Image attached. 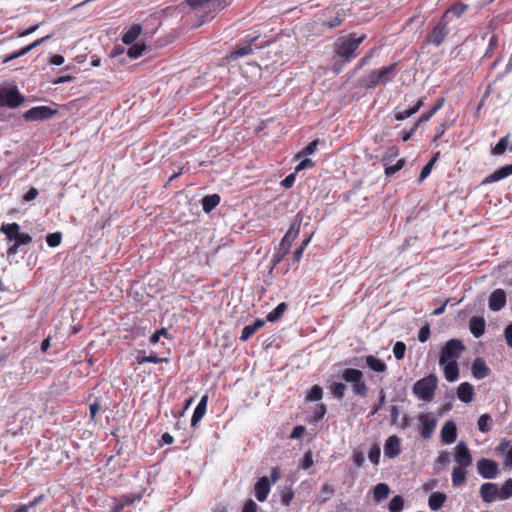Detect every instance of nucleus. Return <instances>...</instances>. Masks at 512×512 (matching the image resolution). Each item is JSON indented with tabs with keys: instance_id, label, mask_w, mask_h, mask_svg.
I'll return each instance as SVG.
<instances>
[{
	"instance_id": "f257e3e1",
	"label": "nucleus",
	"mask_w": 512,
	"mask_h": 512,
	"mask_svg": "<svg viewBox=\"0 0 512 512\" xmlns=\"http://www.w3.org/2000/svg\"><path fill=\"white\" fill-rule=\"evenodd\" d=\"M355 33H351L348 36L340 37L334 43V59L333 71L340 72L342 66L350 62L357 56V49L363 43L366 38L365 34L359 37H355Z\"/></svg>"
},
{
	"instance_id": "f03ea898",
	"label": "nucleus",
	"mask_w": 512,
	"mask_h": 512,
	"mask_svg": "<svg viewBox=\"0 0 512 512\" xmlns=\"http://www.w3.org/2000/svg\"><path fill=\"white\" fill-rule=\"evenodd\" d=\"M187 3L195 10V15L202 18V23L213 19L229 5L228 0H187Z\"/></svg>"
},
{
	"instance_id": "7ed1b4c3",
	"label": "nucleus",
	"mask_w": 512,
	"mask_h": 512,
	"mask_svg": "<svg viewBox=\"0 0 512 512\" xmlns=\"http://www.w3.org/2000/svg\"><path fill=\"white\" fill-rule=\"evenodd\" d=\"M397 74V63L380 67L370 71L363 79L365 89H374L380 85H386L391 82Z\"/></svg>"
},
{
	"instance_id": "20e7f679",
	"label": "nucleus",
	"mask_w": 512,
	"mask_h": 512,
	"mask_svg": "<svg viewBox=\"0 0 512 512\" xmlns=\"http://www.w3.org/2000/svg\"><path fill=\"white\" fill-rule=\"evenodd\" d=\"M341 379L345 383L351 384V389L354 395L359 397L367 396L369 388L361 370L356 368H345L341 374Z\"/></svg>"
},
{
	"instance_id": "39448f33",
	"label": "nucleus",
	"mask_w": 512,
	"mask_h": 512,
	"mask_svg": "<svg viewBox=\"0 0 512 512\" xmlns=\"http://www.w3.org/2000/svg\"><path fill=\"white\" fill-rule=\"evenodd\" d=\"M437 385L438 378L434 373H431L428 376L416 381L412 390L414 395L420 400L430 401L434 396Z\"/></svg>"
},
{
	"instance_id": "423d86ee",
	"label": "nucleus",
	"mask_w": 512,
	"mask_h": 512,
	"mask_svg": "<svg viewBox=\"0 0 512 512\" xmlns=\"http://www.w3.org/2000/svg\"><path fill=\"white\" fill-rule=\"evenodd\" d=\"M450 33L449 23L442 17L426 34L424 43L435 47L441 46Z\"/></svg>"
},
{
	"instance_id": "0eeeda50",
	"label": "nucleus",
	"mask_w": 512,
	"mask_h": 512,
	"mask_svg": "<svg viewBox=\"0 0 512 512\" xmlns=\"http://www.w3.org/2000/svg\"><path fill=\"white\" fill-rule=\"evenodd\" d=\"M0 230L8 241H14L19 246L32 242V237L28 233L20 232V226L15 222L2 224Z\"/></svg>"
},
{
	"instance_id": "6e6552de",
	"label": "nucleus",
	"mask_w": 512,
	"mask_h": 512,
	"mask_svg": "<svg viewBox=\"0 0 512 512\" xmlns=\"http://www.w3.org/2000/svg\"><path fill=\"white\" fill-rule=\"evenodd\" d=\"M465 350V346L463 345L461 340L458 339H450L446 342L444 347L441 350L439 357V364H443L447 361H457L460 357L461 353Z\"/></svg>"
},
{
	"instance_id": "1a4fd4ad",
	"label": "nucleus",
	"mask_w": 512,
	"mask_h": 512,
	"mask_svg": "<svg viewBox=\"0 0 512 512\" xmlns=\"http://www.w3.org/2000/svg\"><path fill=\"white\" fill-rule=\"evenodd\" d=\"M301 217L299 214L295 217V219L292 221L288 231L285 233L284 237L282 238L279 248L280 251H283V254H288L290 251V248L292 246L293 241L298 237L301 227Z\"/></svg>"
},
{
	"instance_id": "9d476101",
	"label": "nucleus",
	"mask_w": 512,
	"mask_h": 512,
	"mask_svg": "<svg viewBox=\"0 0 512 512\" xmlns=\"http://www.w3.org/2000/svg\"><path fill=\"white\" fill-rule=\"evenodd\" d=\"M24 102V97L17 88L0 90V107L16 108Z\"/></svg>"
},
{
	"instance_id": "9b49d317",
	"label": "nucleus",
	"mask_w": 512,
	"mask_h": 512,
	"mask_svg": "<svg viewBox=\"0 0 512 512\" xmlns=\"http://www.w3.org/2000/svg\"><path fill=\"white\" fill-rule=\"evenodd\" d=\"M57 113V110L49 106H36L27 110L23 117L26 121H39L52 118Z\"/></svg>"
},
{
	"instance_id": "f8f14e48",
	"label": "nucleus",
	"mask_w": 512,
	"mask_h": 512,
	"mask_svg": "<svg viewBox=\"0 0 512 512\" xmlns=\"http://www.w3.org/2000/svg\"><path fill=\"white\" fill-rule=\"evenodd\" d=\"M477 471L485 479H494L498 472V463L494 460L482 458L477 462Z\"/></svg>"
},
{
	"instance_id": "ddd939ff",
	"label": "nucleus",
	"mask_w": 512,
	"mask_h": 512,
	"mask_svg": "<svg viewBox=\"0 0 512 512\" xmlns=\"http://www.w3.org/2000/svg\"><path fill=\"white\" fill-rule=\"evenodd\" d=\"M455 461L457 462V466L466 467L472 465V455L467 444L464 441H460L455 446Z\"/></svg>"
},
{
	"instance_id": "4468645a",
	"label": "nucleus",
	"mask_w": 512,
	"mask_h": 512,
	"mask_svg": "<svg viewBox=\"0 0 512 512\" xmlns=\"http://www.w3.org/2000/svg\"><path fill=\"white\" fill-rule=\"evenodd\" d=\"M419 421L421 424V431L420 434L423 439H429L431 438L432 434L435 431L437 421L434 417H432L428 413L421 414L419 416Z\"/></svg>"
},
{
	"instance_id": "2eb2a0df",
	"label": "nucleus",
	"mask_w": 512,
	"mask_h": 512,
	"mask_svg": "<svg viewBox=\"0 0 512 512\" xmlns=\"http://www.w3.org/2000/svg\"><path fill=\"white\" fill-rule=\"evenodd\" d=\"M256 40V37L250 38L244 44H239L232 50L227 56L228 61H235L241 57L252 54V44Z\"/></svg>"
},
{
	"instance_id": "dca6fc26",
	"label": "nucleus",
	"mask_w": 512,
	"mask_h": 512,
	"mask_svg": "<svg viewBox=\"0 0 512 512\" xmlns=\"http://www.w3.org/2000/svg\"><path fill=\"white\" fill-rule=\"evenodd\" d=\"M469 5L462 2H454L451 4L441 16L444 20L450 23L452 17L460 18L468 10Z\"/></svg>"
},
{
	"instance_id": "f3484780",
	"label": "nucleus",
	"mask_w": 512,
	"mask_h": 512,
	"mask_svg": "<svg viewBox=\"0 0 512 512\" xmlns=\"http://www.w3.org/2000/svg\"><path fill=\"white\" fill-rule=\"evenodd\" d=\"M480 496L486 503H491L499 498V488L496 483H484L480 487Z\"/></svg>"
},
{
	"instance_id": "a211bd4d",
	"label": "nucleus",
	"mask_w": 512,
	"mask_h": 512,
	"mask_svg": "<svg viewBox=\"0 0 512 512\" xmlns=\"http://www.w3.org/2000/svg\"><path fill=\"white\" fill-rule=\"evenodd\" d=\"M401 452L400 438L396 435L389 436L384 445V454L386 457L393 459Z\"/></svg>"
},
{
	"instance_id": "6ab92c4d",
	"label": "nucleus",
	"mask_w": 512,
	"mask_h": 512,
	"mask_svg": "<svg viewBox=\"0 0 512 512\" xmlns=\"http://www.w3.org/2000/svg\"><path fill=\"white\" fill-rule=\"evenodd\" d=\"M506 305V293L503 289H495L489 296V308L492 311H500Z\"/></svg>"
},
{
	"instance_id": "aec40b11",
	"label": "nucleus",
	"mask_w": 512,
	"mask_h": 512,
	"mask_svg": "<svg viewBox=\"0 0 512 512\" xmlns=\"http://www.w3.org/2000/svg\"><path fill=\"white\" fill-rule=\"evenodd\" d=\"M48 38H49V36H45V37H42L40 39H37L34 42H32L31 44L21 48L20 50L15 51V52L5 56L3 61H2V63L6 64V63H8V62H10V61H12L14 59H17L19 57H22V56L26 55L27 53H29L30 51H32L33 49L38 47L40 44H42Z\"/></svg>"
},
{
	"instance_id": "412c9836",
	"label": "nucleus",
	"mask_w": 512,
	"mask_h": 512,
	"mask_svg": "<svg viewBox=\"0 0 512 512\" xmlns=\"http://www.w3.org/2000/svg\"><path fill=\"white\" fill-rule=\"evenodd\" d=\"M255 497L259 502H264L270 492V481L266 476L258 479L254 486Z\"/></svg>"
},
{
	"instance_id": "4be33fe9",
	"label": "nucleus",
	"mask_w": 512,
	"mask_h": 512,
	"mask_svg": "<svg viewBox=\"0 0 512 512\" xmlns=\"http://www.w3.org/2000/svg\"><path fill=\"white\" fill-rule=\"evenodd\" d=\"M512 175V164L500 167L495 170L492 174L485 177L482 181V184H490L493 182H498L508 176Z\"/></svg>"
},
{
	"instance_id": "5701e85b",
	"label": "nucleus",
	"mask_w": 512,
	"mask_h": 512,
	"mask_svg": "<svg viewBox=\"0 0 512 512\" xmlns=\"http://www.w3.org/2000/svg\"><path fill=\"white\" fill-rule=\"evenodd\" d=\"M457 438V427L453 421H447L441 429V440L444 444H452Z\"/></svg>"
},
{
	"instance_id": "b1692460",
	"label": "nucleus",
	"mask_w": 512,
	"mask_h": 512,
	"mask_svg": "<svg viewBox=\"0 0 512 512\" xmlns=\"http://www.w3.org/2000/svg\"><path fill=\"white\" fill-rule=\"evenodd\" d=\"M443 368L444 377L448 382H454L459 377V367L457 361H447L443 364H440Z\"/></svg>"
},
{
	"instance_id": "393cba45",
	"label": "nucleus",
	"mask_w": 512,
	"mask_h": 512,
	"mask_svg": "<svg viewBox=\"0 0 512 512\" xmlns=\"http://www.w3.org/2000/svg\"><path fill=\"white\" fill-rule=\"evenodd\" d=\"M207 403H208V395H203L200 399V402L196 406L192 418H191V426L196 427L197 424L201 421V419L204 417L207 409Z\"/></svg>"
},
{
	"instance_id": "a878e982",
	"label": "nucleus",
	"mask_w": 512,
	"mask_h": 512,
	"mask_svg": "<svg viewBox=\"0 0 512 512\" xmlns=\"http://www.w3.org/2000/svg\"><path fill=\"white\" fill-rule=\"evenodd\" d=\"M486 322L483 317L473 316L469 320V329L475 338L481 337L485 332Z\"/></svg>"
},
{
	"instance_id": "bb28decb",
	"label": "nucleus",
	"mask_w": 512,
	"mask_h": 512,
	"mask_svg": "<svg viewBox=\"0 0 512 512\" xmlns=\"http://www.w3.org/2000/svg\"><path fill=\"white\" fill-rule=\"evenodd\" d=\"M472 375L476 379H483L490 374L489 367L485 364V362L481 358H476L472 363Z\"/></svg>"
},
{
	"instance_id": "cd10ccee",
	"label": "nucleus",
	"mask_w": 512,
	"mask_h": 512,
	"mask_svg": "<svg viewBox=\"0 0 512 512\" xmlns=\"http://www.w3.org/2000/svg\"><path fill=\"white\" fill-rule=\"evenodd\" d=\"M265 325V321L263 319H256L254 323L246 325L241 332L240 340L247 341L251 338L259 329H261Z\"/></svg>"
},
{
	"instance_id": "c85d7f7f",
	"label": "nucleus",
	"mask_w": 512,
	"mask_h": 512,
	"mask_svg": "<svg viewBox=\"0 0 512 512\" xmlns=\"http://www.w3.org/2000/svg\"><path fill=\"white\" fill-rule=\"evenodd\" d=\"M457 396L464 403L471 402L474 396L473 386L468 382L461 383L457 388Z\"/></svg>"
},
{
	"instance_id": "c756f323",
	"label": "nucleus",
	"mask_w": 512,
	"mask_h": 512,
	"mask_svg": "<svg viewBox=\"0 0 512 512\" xmlns=\"http://www.w3.org/2000/svg\"><path fill=\"white\" fill-rule=\"evenodd\" d=\"M444 103H445L444 97L438 98L436 100L435 104L433 105V107L429 111L423 113L421 115V117L418 119V121L416 122V124H418V126H420L421 123L429 121L444 106Z\"/></svg>"
},
{
	"instance_id": "7c9ffc66",
	"label": "nucleus",
	"mask_w": 512,
	"mask_h": 512,
	"mask_svg": "<svg viewBox=\"0 0 512 512\" xmlns=\"http://www.w3.org/2000/svg\"><path fill=\"white\" fill-rule=\"evenodd\" d=\"M135 360H136V363L139 365L147 363V362L154 363V364L168 362V358H161L156 353H152L147 356L145 351H139Z\"/></svg>"
},
{
	"instance_id": "2f4dec72",
	"label": "nucleus",
	"mask_w": 512,
	"mask_h": 512,
	"mask_svg": "<svg viewBox=\"0 0 512 512\" xmlns=\"http://www.w3.org/2000/svg\"><path fill=\"white\" fill-rule=\"evenodd\" d=\"M142 27L139 24L132 25L129 30L123 33L122 42L126 45H131L141 34Z\"/></svg>"
},
{
	"instance_id": "473e14b6",
	"label": "nucleus",
	"mask_w": 512,
	"mask_h": 512,
	"mask_svg": "<svg viewBox=\"0 0 512 512\" xmlns=\"http://www.w3.org/2000/svg\"><path fill=\"white\" fill-rule=\"evenodd\" d=\"M366 365L377 373H384L387 371V365L381 359L376 358L373 355H368L365 357Z\"/></svg>"
},
{
	"instance_id": "72a5a7b5",
	"label": "nucleus",
	"mask_w": 512,
	"mask_h": 512,
	"mask_svg": "<svg viewBox=\"0 0 512 512\" xmlns=\"http://www.w3.org/2000/svg\"><path fill=\"white\" fill-rule=\"evenodd\" d=\"M466 469V467L461 466H455L453 468L451 473L453 487H460L465 483L467 474Z\"/></svg>"
},
{
	"instance_id": "f704fd0d",
	"label": "nucleus",
	"mask_w": 512,
	"mask_h": 512,
	"mask_svg": "<svg viewBox=\"0 0 512 512\" xmlns=\"http://www.w3.org/2000/svg\"><path fill=\"white\" fill-rule=\"evenodd\" d=\"M447 500L446 494L442 492H434L429 496L428 504L431 510H439Z\"/></svg>"
},
{
	"instance_id": "c9c22d12",
	"label": "nucleus",
	"mask_w": 512,
	"mask_h": 512,
	"mask_svg": "<svg viewBox=\"0 0 512 512\" xmlns=\"http://www.w3.org/2000/svg\"><path fill=\"white\" fill-rule=\"evenodd\" d=\"M220 196L218 194L206 195L201 200L202 209L204 212H211L219 203Z\"/></svg>"
},
{
	"instance_id": "e433bc0d",
	"label": "nucleus",
	"mask_w": 512,
	"mask_h": 512,
	"mask_svg": "<svg viewBox=\"0 0 512 512\" xmlns=\"http://www.w3.org/2000/svg\"><path fill=\"white\" fill-rule=\"evenodd\" d=\"M390 492L389 486L385 483H379L374 487L373 496L376 502H380L381 500L388 497Z\"/></svg>"
},
{
	"instance_id": "4c0bfd02",
	"label": "nucleus",
	"mask_w": 512,
	"mask_h": 512,
	"mask_svg": "<svg viewBox=\"0 0 512 512\" xmlns=\"http://www.w3.org/2000/svg\"><path fill=\"white\" fill-rule=\"evenodd\" d=\"M330 393L336 399H342L345 396L347 387L342 382H332L329 386Z\"/></svg>"
},
{
	"instance_id": "58836bf2",
	"label": "nucleus",
	"mask_w": 512,
	"mask_h": 512,
	"mask_svg": "<svg viewBox=\"0 0 512 512\" xmlns=\"http://www.w3.org/2000/svg\"><path fill=\"white\" fill-rule=\"evenodd\" d=\"M286 309H287V304L285 302L279 303L273 311H271L270 313L267 314V316H266L267 321H269V322L277 321L278 319H280V317L286 311Z\"/></svg>"
},
{
	"instance_id": "ea45409f",
	"label": "nucleus",
	"mask_w": 512,
	"mask_h": 512,
	"mask_svg": "<svg viewBox=\"0 0 512 512\" xmlns=\"http://www.w3.org/2000/svg\"><path fill=\"white\" fill-rule=\"evenodd\" d=\"M508 139H509V136L506 135L504 137H502L499 142L491 148V154L493 155H497V156H500V155H503L508 147Z\"/></svg>"
},
{
	"instance_id": "a19ab883",
	"label": "nucleus",
	"mask_w": 512,
	"mask_h": 512,
	"mask_svg": "<svg viewBox=\"0 0 512 512\" xmlns=\"http://www.w3.org/2000/svg\"><path fill=\"white\" fill-rule=\"evenodd\" d=\"M492 418L489 414H483L478 418L477 426L478 429L486 433L491 430Z\"/></svg>"
},
{
	"instance_id": "79ce46f5",
	"label": "nucleus",
	"mask_w": 512,
	"mask_h": 512,
	"mask_svg": "<svg viewBox=\"0 0 512 512\" xmlns=\"http://www.w3.org/2000/svg\"><path fill=\"white\" fill-rule=\"evenodd\" d=\"M404 508V499L400 495H395L389 503L390 512H401Z\"/></svg>"
},
{
	"instance_id": "37998d69",
	"label": "nucleus",
	"mask_w": 512,
	"mask_h": 512,
	"mask_svg": "<svg viewBox=\"0 0 512 512\" xmlns=\"http://www.w3.org/2000/svg\"><path fill=\"white\" fill-rule=\"evenodd\" d=\"M512 497V478L507 479L499 490V498L506 500Z\"/></svg>"
},
{
	"instance_id": "c03bdc74",
	"label": "nucleus",
	"mask_w": 512,
	"mask_h": 512,
	"mask_svg": "<svg viewBox=\"0 0 512 512\" xmlns=\"http://www.w3.org/2000/svg\"><path fill=\"white\" fill-rule=\"evenodd\" d=\"M405 165V159H399L396 164L394 165H388L387 163L384 164L385 166V175L387 177H390L394 175L396 172L400 171Z\"/></svg>"
},
{
	"instance_id": "a18cd8bd",
	"label": "nucleus",
	"mask_w": 512,
	"mask_h": 512,
	"mask_svg": "<svg viewBox=\"0 0 512 512\" xmlns=\"http://www.w3.org/2000/svg\"><path fill=\"white\" fill-rule=\"evenodd\" d=\"M118 501L124 506H129L133 504L136 501H139L142 498V495L140 493L138 494H125L120 497H116Z\"/></svg>"
},
{
	"instance_id": "49530a36",
	"label": "nucleus",
	"mask_w": 512,
	"mask_h": 512,
	"mask_svg": "<svg viewBox=\"0 0 512 512\" xmlns=\"http://www.w3.org/2000/svg\"><path fill=\"white\" fill-rule=\"evenodd\" d=\"M323 397V389L319 385H314L309 390L306 399L308 401H319Z\"/></svg>"
},
{
	"instance_id": "de8ad7c7",
	"label": "nucleus",
	"mask_w": 512,
	"mask_h": 512,
	"mask_svg": "<svg viewBox=\"0 0 512 512\" xmlns=\"http://www.w3.org/2000/svg\"><path fill=\"white\" fill-rule=\"evenodd\" d=\"M344 21V17L340 12H336L334 16L323 22V26H327L329 28H336Z\"/></svg>"
},
{
	"instance_id": "09e8293b",
	"label": "nucleus",
	"mask_w": 512,
	"mask_h": 512,
	"mask_svg": "<svg viewBox=\"0 0 512 512\" xmlns=\"http://www.w3.org/2000/svg\"><path fill=\"white\" fill-rule=\"evenodd\" d=\"M145 49V44H134L128 49L127 55L132 59H136L143 54Z\"/></svg>"
},
{
	"instance_id": "8fccbe9b",
	"label": "nucleus",
	"mask_w": 512,
	"mask_h": 512,
	"mask_svg": "<svg viewBox=\"0 0 512 512\" xmlns=\"http://www.w3.org/2000/svg\"><path fill=\"white\" fill-rule=\"evenodd\" d=\"M406 344L402 341L395 343L393 347V354L397 360H402L405 356Z\"/></svg>"
},
{
	"instance_id": "3c124183",
	"label": "nucleus",
	"mask_w": 512,
	"mask_h": 512,
	"mask_svg": "<svg viewBox=\"0 0 512 512\" xmlns=\"http://www.w3.org/2000/svg\"><path fill=\"white\" fill-rule=\"evenodd\" d=\"M46 241L48 246L57 247L60 245L62 241V234L60 232L48 234L46 237Z\"/></svg>"
},
{
	"instance_id": "603ef678",
	"label": "nucleus",
	"mask_w": 512,
	"mask_h": 512,
	"mask_svg": "<svg viewBox=\"0 0 512 512\" xmlns=\"http://www.w3.org/2000/svg\"><path fill=\"white\" fill-rule=\"evenodd\" d=\"M497 47H498V37L496 34H493L490 37L489 44L485 51L484 57H491L493 55L494 51L497 49Z\"/></svg>"
},
{
	"instance_id": "864d4df0",
	"label": "nucleus",
	"mask_w": 512,
	"mask_h": 512,
	"mask_svg": "<svg viewBox=\"0 0 512 512\" xmlns=\"http://www.w3.org/2000/svg\"><path fill=\"white\" fill-rule=\"evenodd\" d=\"M294 492L291 488H286L282 491L281 494V503L284 506H289L291 504V501L293 500Z\"/></svg>"
},
{
	"instance_id": "5fc2aeb1",
	"label": "nucleus",
	"mask_w": 512,
	"mask_h": 512,
	"mask_svg": "<svg viewBox=\"0 0 512 512\" xmlns=\"http://www.w3.org/2000/svg\"><path fill=\"white\" fill-rule=\"evenodd\" d=\"M310 240H311V237H308L307 239H305L303 241L302 245L294 251V253H293L294 262L300 261V259L302 258L303 252L306 249L307 245L309 244Z\"/></svg>"
},
{
	"instance_id": "6e6d98bb",
	"label": "nucleus",
	"mask_w": 512,
	"mask_h": 512,
	"mask_svg": "<svg viewBox=\"0 0 512 512\" xmlns=\"http://www.w3.org/2000/svg\"><path fill=\"white\" fill-rule=\"evenodd\" d=\"M368 457L370 461L377 465L379 463L380 459V448L378 445H373L372 448L369 450Z\"/></svg>"
},
{
	"instance_id": "4d7b16f0",
	"label": "nucleus",
	"mask_w": 512,
	"mask_h": 512,
	"mask_svg": "<svg viewBox=\"0 0 512 512\" xmlns=\"http://www.w3.org/2000/svg\"><path fill=\"white\" fill-rule=\"evenodd\" d=\"M314 464L313 455L311 451H307L304 454L301 467L305 470L311 468Z\"/></svg>"
},
{
	"instance_id": "13d9d810",
	"label": "nucleus",
	"mask_w": 512,
	"mask_h": 512,
	"mask_svg": "<svg viewBox=\"0 0 512 512\" xmlns=\"http://www.w3.org/2000/svg\"><path fill=\"white\" fill-rule=\"evenodd\" d=\"M434 165L435 164H433V162L428 161V163L422 168V170L420 172L419 179H418L419 182H422L424 179H426L430 175Z\"/></svg>"
},
{
	"instance_id": "bf43d9fd",
	"label": "nucleus",
	"mask_w": 512,
	"mask_h": 512,
	"mask_svg": "<svg viewBox=\"0 0 512 512\" xmlns=\"http://www.w3.org/2000/svg\"><path fill=\"white\" fill-rule=\"evenodd\" d=\"M100 408H101L100 399H96L92 404H90L89 411H90L91 420L95 421L96 415L99 412Z\"/></svg>"
},
{
	"instance_id": "052dcab7",
	"label": "nucleus",
	"mask_w": 512,
	"mask_h": 512,
	"mask_svg": "<svg viewBox=\"0 0 512 512\" xmlns=\"http://www.w3.org/2000/svg\"><path fill=\"white\" fill-rule=\"evenodd\" d=\"M321 492L323 494V498H322L321 502H326L334 494V489L331 485L324 484L321 488Z\"/></svg>"
},
{
	"instance_id": "680f3d73",
	"label": "nucleus",
	"mask_w": 512,
	"mask_h": 512,
	"mask_svg": "<svg viewBox=\"0 0 512 512\" xmlns=\"http://www.w3.org/2000/svg\"><path fill=\"white\" fill-rule=\"evenodd\" d=\"M385 399H386V395H385L384 390L382 389L379 392V399H378L377 405L373 407V409L371 411V415H375L383 407V405L385 404Z\"/></svg>"
},
{
	"instance_id": "e2e57ef3",
	"label": "nucleus",
	"mask_w": 512,
	"mask_h": 512,
	"mask_svg": "<svg viewBox=\"0 0 512 512\" xmlns=\"http://www.w3.org/2000/svg\"><path fill=\"white\" fill-rule=\"evenodd\" d=\"M430 337V327L425 325L418 332V340L422 343L426 342Z\"/></svg>"
},
{
	"instance_id": "0e129e2a",
	"label": "nucleus",
	"mask_w": 512,
	"mask_h": 512,
	"mask_svg": "<svg viewBox=\"0 0 512 512\" xmlns=\"http://www.w3.org/2000/svg\"><path fill=\"white\" fill-rule=\"evenodd\" d=\"M318 143H319V140L316 139V140H313L312 142H310L301 152H300V155H310V154H313L316 149H317V146H318Z\"/></svg>"
},
{
	"instance_id": "69168bd1",
	"label": "nucleus",
	"mask_w": 512,
	"mask_h": 512,
	"mask_svg": "<svg viewBox=\"0 0 512 512\" xmlns=\"http://www.w3.org/2000/svg\"><path fill=\"white\" fill-rule=\"evenodd\" d=\"M161 336H164V337H167L168 336V332L165 328H162L160 330H157L156 332H154L151 337H150V343L151 344H156L160 337Z\"/></svg>"
},
{
	"instance_id": "338daca9",
	"label": "nucleus",
	"mask_w": 512,
	"mask_h": 512,
	"mask_svg": "<svg viewBox=\"0 0 512 512\" xmlns=\"http://www.w3.org/2000/svg\"><path fill=\"white\" fill-rule=\"evenodd\" d=\"M257 509H258L257 504L252 499H248L244 503L242 512H257Z\"/></svg>"
},
{
	"instance_id": "774afa93",
	"label": "nucleus",
	"mask_w": 512,
	"mask_h": 512,
	"mask_svg": "<svg viewBox=\"0 0 512 512\" xmlns=\"http://www.w3.org/2000/svg\"><path fill=\"white\" fill-rule=\"evenodd\" d=\"M504 337L507 345L512 348V323L506 326L504 330Z\"/></svg>"
}]
</instances>
